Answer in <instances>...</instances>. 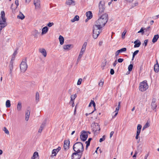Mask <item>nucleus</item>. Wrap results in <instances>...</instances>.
I'll list each match as a JSON object with an SVG mask.
<instances>
[{"instance_id":"f257e3e1","label":"nucleus","mask_w":159,"mask_h":159,"mask_svg":"<svg viewBox=\"0 0 159 159\" xmlns=\"http://www.w3.org/2000/svg\"><path fill=\"white\" fill-rule=\"evenodd\" d=\"M73 149L75 152L72 153L71 155V159H80L81 155L79 153L82 152L84 150V147L82 143L80 142L75 143L73 145Z\"/></svg>"},{"instance_id":"f03ea898","label":"nucleus","mask_w":159,"mask_h":159,"mask_svg":"<svg viewBox=\"0 0 159 159\" xmlns=\"http://www.w3.org/2000/svg\"><path fill=\"white\" fill-rule=\"evenodd\" d=\"M98 16L99 18L95 22V23L98 25L102 28L104 26L108 20V15L107 13H105L101 16Z\"/></svg>"},{"instance_id":"7ed1b4c3","label":"nucleus","mask_w":159,"mask_h":159,"mask_svg":"<svg viewBox=\"0 0 159 159\" xmlns=\"http://www.w3.org/2000/svg\"><path fill=\"white\" fill-rule=\"evenodd\" d=\"M102 28V27L94 23V24L93 26V36L94 39H96L98 38L99 34L101 32V29Z\"/></svg>"},{"instance_id":"20e7f679","label":"nucleus","mask_w":159,"mask_h":159,"mask_svg":"<svg viewBox=\"0 0 159 159\" xmlns=\"http://www.w3.org/2000/svg\"><path fill=\"white\" fill-rule=\"evenodd\" d=\"M1 16L0 17V34L2 30L6 27L7 24L5 17V13L4 11H2L1 13Z\"/></svg>"},{"instance_id":"39448f33","label":"nucleus","mask_w":159,"mask_h":159,"mask_svg":"<svg viewBox=\"0 0 159 159\" xmlns=\"http://www.w3.org/2000/svg\"><path fill=\"white\" fill-rule=\"evenodd\" d=\"M91 127L95 135H97L99 134L100 128L98 123H92L91 125Z\"/></svg>"},{"instance_id":"423d86ee","label":"nucleus","mask_w":159,"mask_h":159,"mask_svg":"<svg viewBox=\"0 0 159 159\" xmlns=\"http://www.w3.org/2000/svg\"><path fill=\"white\" fill-rule=\"evenodd\" d=\"M148 88V85L146 80H144L139 84V90L141 92H144Z\"/></svg>"},{"instance_id":"0eeeda50","label":"nucleus","mask_w":159,"mask_h":159,"mask_svg":"<svg viewBox=\"0 0 159 159\" xmlns=\"http://www.w3.org/2000/svg\"><path fill=\"white\" fill-rule=\"evenodd\" d=\"M28 66L26 63V59L25 58L23 59L20 64V70L22 72H24L26 70Z\"/></svg>"},{"instance_id":"6e6552de","label":"nucleus","mask_w":159,"mask_h":159,"mask_svg":"<svg viewBox=\"0 0 159 159\" xmlns=\"http://www.w3.org/2000/svg\"><path fill=\"white\" fill-rule=\"evenodd\" d=\"M88 134L87 132H86L84 130H83L81 132V134L80 135V139L83 141H85L88 137Z\"/></svg>"},{"instance_id":"1a4fd4ad","label":"nucleus","mask_w":159,"mask_h":159,"mask_svg":"<svg viewBox=\"0 0 159 159\" xmlns=\"http://www.w3.org/2000/svg\"><path fill=\"white\" fill-rule=\"evenodd\" d=\"M99 13L98 16H101L100 13H102L105 9L104 3L102 1H100L99 4Z\"/></svg>"},{"instance_id":"9d476101","label":"nucleus","mask_w":159,"mask_h":159,"mask_svg":"<svg viewBox=\"0 0 159 159\" xmlns=\"http://www.w3.org/2000/svg\"><path fill=\"white\" fill-rule=\"evenodd\" d=\"M61 148L60 147H58L57 149H53L52 151V154L53 155H51V157H52L53 156H56L57 152L61 150Z\"/></svg>"},{"instance_id":"9b49d317","label":"nucleus","mask_w":159,"mask_h":159,"mask_svg":"<svg viewBox=\"0 0 159 159\" xmlns=\"http://www.w3.org/2000/svg\"><path fill=\"white\" fill-rule=\"evenodd\" d=\"M73 48L72 44L64 45L63 46V49L66 51H68Z\"/></svg>"},{"instance_id":"f8f14e48","label":"nucleus","mask_w":159,"mask_h":159,"mask_svg":"<svg viewBox=\"0 0 159 159\" xmlns=\"http://www.w3.org/2000/svg\"><path fill=\"white\" fill-rule=\"evenodd\" d=\"M155 102L156 100L155 99H153L152 102L151 103V106L152 109L155 111H156L157 105V104Z\"/></svg>"},{"instance_id":"ddd939ff","label":"nucleus","mask_w":159,"mask_h":159,"mask_svg":"<svg viewBox=\"0 0 159 159\" xmlns=\"http://www.w3.org/2000/svg\"><path fill=\"white\" fill-rule=\"evenodd\" d=\"M13 57L11 61L9 66V68L10 70V74L11 75H12V71L13 69V61H12Z\"/></svg>"},{"instance_id":"4468645a","label":"nucleus","mask_w":159,"mask_h":159,"mask_svg":"<svg viewBox=\"0 0 159 159\" xmlns=\"http://www.w3.org/2000/svg\"><path fill=\"white\" fill-rule=\"evenodd\" d=\"M70 144V141L69 140H66L64 141V148L66 150H67L69 148Z\"/></svg>"},{"instance_id":"2eb2a0df","label":"nucleus","mask_w":159,"mask_h":159,"mask_svg":"<svg viewBox=\"0 0 159 159\" xmlns=\"http://www.w3.org/2000/svg\"><path fill=\"white\" fill-rule=\"evenodd\" d=\"M39 51L41 53L44 57L47 56V52L46 50L44 48H40L39 49Z\"/></svg>"},{"instance_id":"dca6fc26","label":"nucleus","mask_w":159,"mask_h":159,"mask_svg":"<svg viewBox=\"0 0 159 159\" xmlns=\"http://www.w3.org/2000/svg\"><path fill=\"white\" fill-rule=\"evenodd\" d=\"M30 111L29 110H27L26 111L25 114V120L26 121H28L29 119L30 115Z\"/></svg>"},{"instance_id":"f3484780","label":"nucleus","mask_w":159,"mask_h":159,"mask_svg":"<svg viewBox=\"0 0 159 159\" xmlns=\"http://www.w3.org/2000/svg\"><path fill=\"white\" fill-rule=\"evenodd\" d=\"M34 5H35L36 8H40V1H38V0H34Z\"/></svg>"},{"instance_id":"a211bd4d","label":"nucleus","mask_w":159,"mask_h":159,"mask_svg":"<svg viewBox=\"0 0 159 159\" xmlns=\"http://www.w3.org/2000/svg\"><path fill=\"white\" fill-rule=\"evenodd\" d=\"M154 70L156 73H157L159 71V66L157 61V63L154 66Z\"/></svg>"},{"instance_id":"6ab92c4d","label":"nucleus","mask_w":159,"mask_h":159,"mask_svg":"<svg viewBox=\"0 0 159 159\" xmlns=\"http://www.w3.org/2000/svg\"><path fill=\"white\" fill-rule=\"evenodd\" d=\"M86 15L87 17V19L88 20L91 19L93 16L92 13L90 11L87 12L86 13Z\"/></svg>"},{"instance_id":"aec40b11","label":"nucleus","mask_w":159,"mask_h":159,"mask_svg":"<svg viewBox=\"0 0 159 159\" xmlns=\"http://www.w3.org/2000/svg\"><path fill=\"white\" fill-rule=\"evenodd\" d=\"M75 1L73 0H66V3L68 5H75Z\"/></svg>"},{"instance_id":"412c9836","label":"nucleus","mask_w":159,"mask_h":159,"mask_svg":"<svg viewBox=\"0 0 159 159\" xmlns=\"http://www.w3.org/2000/svg\"><path fill=\"white\" fill-rule=\"evenodd\" d=\"M37 158H39L38 153L37 152H34L32 157H31V159H36Z\"/></svg>"},{"instance_id":"4be33fe9","label":"nucleus","mask_w":159,"mask_h":159,"mask_svg":"<svg viewBox=\"0 0 159 159\" xmlns=\"http://www.w3.org/2000/svg\"><path fill=\"white\" fill-rule=\"evenodd\" d=\"M48 30V29L47 26L44 27L42 29V34L43 35L46 34Z\"/></svg>"},{"instance_id":"5701e85b","label":"nucleus","mask_w":159,"mask_h":159,"mask_svg":"<svg viewBox=\"0 0 159 159\" xmlns=\"http://www.w3.org/2000/svg\"><path fill=\"white\" fill-rule=\"evenodd\" d=\"M87 45V43L86 42H85L82 45V48L81 50V51H82L83 52H84L86 49Z\"/></svg>"},{"instance_id":"b1692460","label":"nucleus","mask_w":159,"mask_h":159,"mask_svg":"<svg viewBox=\"0 0 159 159\" xmlns=\"http://www.w3.org/2000/svg\"><path fill=\"white\" fill-rule=\"evenodd\" d=\"M159 38V36L158 34L155 35L153 38V39H152V42L154 43L156 42L157 40Z\"/></svg>"},{"instance_id":"393cba45","label":"nucleus","mask_w":159,"mask_h":159,"mask_svg":"<svg viewBox=\"0 0 159 159\" xmlns=\"http://www.w3.org/2000/svg\"><path fill=\"white\" fill-rule=\"evenodd\" d=\"M59 39L60 44L61 45H62L64 43V40L63 37L61 35H60L59 37Z\"/></svg>"},{"instance_id":"a878e982","label":"nucleus","mask_w":159,"mask_h":159,"mask_svg":"<svg viewBox=\"0 0 159 159\" xmlns=\"http://www.w3.org/2000/svg\"><path fill=\"white\" fill-rule=\"evenodd\" d=\"M134 43L135 44L134 46V48H138L139 47L141 44V43L140 41H139V42H137V40L135 41L134 42Z\"/></svg>"},{"instance_id":"bb28decb","label":"nucleus","mask_w":159,"mask_h":159,"mask_svg":"<svg viewBox=\"0 0 159 159\" xmlns=\"http://www.w3.org/2000/svg\"><path fill=\"white\" fill-rule=\"evenodd\" d=\"M17 18L21 20L24 19L25 18V16L21 12H20V14L17 16Z\"/></svg>"},{"instance_id":"cd10ccee","label":"nucleus","mask_w":159,"mask_h":159,"mask_svg":"<svg viewBox=\"0 0 159 159\" xmlns=\"http://www.w3.org/2000/svg\"><path fill=\"white\" fill-rule=\"evenodd\" d=\"M22 108L21 103L20 102H19L17 106V109L18 111L21 110Z\"/></svg>"},{"instance_id":"c85d7f7f","label":"nucleus","mask_w":159,"mask_h":159,"mask_svg":"<svg viewBox=\"0 0 159 159\" xmlns=\"http://www.w3.org/2000/svg\"><path fill=\"white\" fill-rule=\"evenodd\" d=\"M45 123H43L41 124V126L40 127V128H39V131H38L39 132L41 133L43 129L44 126H45Z\"/></svg>"},{"instance_id":"c756f323","label":"nucleus","mask_w":159,"mask_h":159,"mask_svg":"<svg viewBox=\"0 0 159 159\" xmlns=\"http://www.w3.org/2000/svg\"><path fill=\"white\" fill-rule=\"evenodd\" d=\"M39 33L38 30H34L32 32V34L34 36V37H37Z\"/></svg>"},{"instance_id":"7c9ffc66","label":"nucleus","mask_w":159,"mask_h":159,"mask_svg":"<svg viewBox=\"0 0 159 159\" xmlns=\"http://www.w3.org/2000/svg\"><path fill=\"white\" fill-rule=\"evenodd\" d=\"M92 139L91 138H89V139L88 140L85 142V143L86 144V149H87V148L89 146L90 141Z\"/></svg>"},{"instance_id":"2f4dec72","label":"nucleus","mask_w":159,"mask_h":159,"mask_svg":"<svg viewBox=\"0 0 159 159\" xmlns=\"http://www.w3.org/2000/svg\"><path fill=\"white\" fill-rule=\"evenodd\" d=\"M93 104V107H94V110L93 111H95L96 110L95 106L96 104L95 102L93 100H91L89 105V107H90L91 106L92 104Z\"/></svg>"},{"instance_id":"473e14b6","label":"nucleus","mask_w":159,"mask_h":159,"mask_svg":"<svg viewBox=\"0 0 159 159\" xmlns=\"http://www.w3.org/2000/svg\"><path fill=\"white\" fill-rule=\"evenodd\" d=\"M79 17L78 16H76L73 19L71 20V21L72 22H74L76 21H78L79 20Z\"/></svg>"},{"instance_id":"72a5a7b5","label":"nucleus","mask_w":159,"mask_h":159,"mask_svg":"<svg viewBox=\"0 0 159 159\" xmlns=\"http://www.w3.org/2000/svg\"><path fill=\"white\" fill-rule=\"evenodd\" d=\"M142 128V126L140 124H138L137 127V130L136 133H140Z\"/></svg>"},{"instance_id":"f704fd0d","label":"nucleus","mask_w":159,"mask_h":159,"mask_svg":"<svg viewBox=\"0 0 159 159\" xmlns=\"http://www.w3.org/2000/svg\"><path fill=\"white\" fill-rule=\"evenodd\" d=\"M6 106L7 107L9 108L11 107L10 101L9 100H7L6 102Z\"/></svg>"},{"instance_id":"c9c22d12","label":"nucleus","mask_w":159,"mask_h":159,"mask_svg":"<svg viewBox=\"0 0 159 159\" xmlns=\"http://www.w3.org/2000/svg\"><path fill=\"white\" fill-rule=\"evenodd\" d=\"M127 49L126 48H121V49L118 50L119 51V52H120V53H122L123 52H125L126 51Z\"/></svg>"},{"instance_id":"e433bc0d","label":"nucleus","mask_w":159,"mask_h":159,"mask_svg":"<svg viewBox=\"0 0 159 159\" xmlns=\"http://www.w3.org/2000/svg\"><path fill=\"white\" fill-rule=\"evenodd\" d=\"M35 98L36 100L38 102L39 100V94L38 92L36 93Z\"/></svg>"},{"instance_id":"4c0bfd02","label":"nucleus","mask_w":159,"mask_h":159,"mask_svg":"<svg viewBox=\"0 0 159 159\" xmlns=\"http://www.w3.org/2000/svg\"><path fill=\"white\" fill-rule=\"evenodd\" d=\"M133 68V65L132 64H130L129 65L128 67V70L129 71H130L132 70V69Z\"/></svg>"},{"instance_id":"58836bf2","label":"nucleus","mask_w":159,"mask_h":159,"mask_svg":"<svg viewBox=\"0 0 159 159\" xmlns=\"http://www.w3.org/2000/svg\"><path fill=\"white\" fill-rule=\"evenodd\" d=\"M149 126V123L148 122H147L146 123L145 125H144V126L143 127V130H144L145 129L148 127Z\"/></svg>"},{"instance_id":"ea45409f","label":"nucleus","mask_w":159,"mask_h":159,"mask_svg":"<svg viewBox=\"0 0 159 159\" xmlns=\"http://www.w3.org/2000/svg\"><path fill=\"white\" fill-rule=\"evenodd\" d=\"M3 130L4 131L5 133L7 134H9V132L8 130L6 128V127H4L3 128Z\"/></svg>"},{"instance_id":"a19ab883","label":"nucleus","mask_w":159,"mask_h":159,"mask_svg":"<svg viewBox=\"0 0 159 159\" xmlns=\"http://www.w3.org/2000/svg\"><path fill=\"white\" fill-rule=\"evenodd\" d=\"M76 97V94L72 95L71 96L70 100H74Z\"/></svg>"},{"instance_id":"79ce46f5","label":"nucleus","mask_w":159,"mask_h":159,"mask_svg":"<svg viewBox=\"0 0 159 159\" xmlns=\"http://www.w3.org/2000/svg\"><path fill=\"white\" fill-rule=\"evenodd\" d=\"M105 139V135H103L102 138H101L100 139L99 142H102L103 141H104Z\"/></svg>"},{"instance_id":"37998d69","label":"nucleus","mask_w":159,"mask_h":159,"mask_svg":"<svg viewBox=\"0 0 159 159\" xmlns=\"http://www.w3.org/2000/svg\"><path fill=\"white\" fill-rule=\"evenodd\" d=\"M82 81V79H81V78L79 79L78 81L77 84L78 85H80Z\"/></svg>"},{"instance_id":"c03bdc74","label":"nucleus","mask_w":159,"mask_h":159,"mask_svg":"<svg viewBox=\"0 0 159 159\" xmlns=\"http://www.w3.org/2000/svg\"><path fill=\"white\" fill-rule=\"evenodd\" d=\"M144 32V30L143 29V28H142L138 32V33H141L142 34H143Z\"/></svg>"},{"instance_id":"a18cd8bd","label":"nucleus","mask_w":159,"mask_h":159,"mask_svg":"<svg viewBox=\"0 0 159 159\" xmlns=\"http://www.w3.org/2000/svg\"><path fill=\"white\" fill-rule=\"evenodd\" d=\"M103 81L101 80L98 84L99 86L102 87L103 85Z\"/></svg>"},{"instance_id":"49530a36","label":"nucleus","mask_w":159,"mask_h":159,"mask_svg":"<svg viewBox=\"0 0 159 159\" xmlns=\"http://www.w3.org/2000/svg\"><path fill=\"white\" fill-rule=\"evenodd\" d=\"M53 25L54 23L53 22H50L47 24V26L49 27H51Z\"/></svg>"},{"instance_id":"de8ad7c7","label":"nucleus","mask_w":159,"mask_h":159,"mask_svg":"<svg viewBox=\"0 0 159 159\" xmlns=\"http://www.w3.org/2000/svg\"><path fill=\"white\" fill-rule=\"evenodd\" d=\"M139 52V50H137L135 51L133 53V56H135Z\"/></svg>"},{"instance_id":"09e8293b","label":"nucleus","mask_w":159,"mask_h":159,"mask_svg":"<svg viewBox=\"0 0 159 159\" xmlns=\"http://www.w3.org/2000/svg\"><path fill=\"white\" fill-rule=\"evenodd\" d=\"M124 59L122 58H119L118 60V62L119 63H121L123 61Z\"/></svg>"},{"instance_id":"8fccbe9b","label":"nucleus","mask_w":159,"mask_h":159,"mask_svg":"<svg viewBox=\"0 0 159 159\" xmlns=\"http://www.w3.org/2000/svg\"><path fill=\"white\" fill-rule=\"evenodd\" d=\"M114 113H115V115H114V116H112V118H115L116 116L117 115L118 113V112H115L114 111V112H113V113H112V115L113 114H114Z\"/></svg>"},{"instance_id":"3c124183","label":"nucleus","mask_w":159,"mask_h":159,"mask_svg":"<svg viewBox=\"0 0 159 159\" xmlns=\"http://www.w3.org/2000/svg\"><path fill=\"white\" fill-rule=\"evenodd\" d=\"M114 70L112 69H111V70H110V74L111 75H113L114 74Z\"/></svg>"},{"instance_id":"603ef678","label":"nucleus","mask_w":159,"mask_h":159,"mask_svg":"<svg viewBox=\"0 0 159 159\" xmlns=\"http://www.w3.org/2000/svg\"><path fill=\"white\" fill-rule=\"evenodd\" d=\"M15 3L16 6V8L17 6L19 5L18 0H16L15 1Z\"/></svg>"},{"instance_id":"864d4df0","label":"nucleus","mask_w":159,"mask_h":159,"mask_svg":"<svg viewBox=\"0 0 159 159\" xmlns=\"http://www.w3.org/2000/svg\"><path fill=\"white\" fill-rule=\"evenodd\" d=\"M148 39H146L144 41V44L145 45V46H146L148 44Z\"/></svg>"},{"instance_id":"5fc2aeb1","label":"nucleus","mask_w":159,"mask_h":159,"mask_svg":"<svg viewBox=\"0 0 159 159\" xmlns=\"http://www.w3.org/2000/svg\"><path fill=\"white\" fill-rule=\"evenodd\" d=\"M126 32L125 31H124L123 32V34H122V38H124V37H125V34L126 33Z\"/></svg>"},{"instance_id":"6e6d98bb","label":"nucleus","mask_w":159,"mask_h":159,"mask_svg":"<svg viewBox=\"0 0 159 159\" xmlns=\"http://www.w3.org/2000/svg\"><path fill=\"white\" fill-rule=\"evenodd\" d=\"M140 133H136V135L135 137V138L136 139H138L139 138V135Z\"/></svg>"},{"instance_id":"4d7b16f0","label":"nucleus","mask_w":159,"mask_h":159,"mask_svg":"<svg viewBox=\"0 0 159 159\" xmlns=\"http://www.w3.org/2000/svg\"><path fill=\"white\" fill-rule=\"evenodd\" d=\"M120 53V52H119V51L117 50L115 53V56L116 57H117Z\"/></svg>"},{"instance_id":"13d9d810","label":"nucleus","mask_w":159,"mask_h":159,"mask_svg":"<svg viewBox=\"0 0 159 159\" xmlns=\"http://www.w3.org/2000/svg\"><path fill=\"white\" fill-rule=\"evenodd\" d=\"M114 133V131H112L111 132V133H110V138H111L112 137V136L113 135Z\"/></svg>"},{"instance_id":"bf43d9fd","label":"nucleus","mask_w":159,"mask_h":159,"mask_svg":"<svg viewBox=\"0 0 159 159\" xmlns=\"http://www.w3.org/2000/svg\"><path fill=\"white\" fill-rule=\"evenodd\" d=\"M117 61L115 60L114 61V63L113 64V66L114 67L117 64Z\"/></svg>"},{"instance_id":"052dcab7","label":"nucleus","mask_w":159,"mask_h":159,"mask_svg":"<svg viewBox=\"0 0 159 159\" xmlns=\"http://www.w3.org/2000/svg\"><path fill=\"white\" fill-rule=\"evenodd\" d=\"M84 53L83 51H80L79 55L82 57Z\"/></svg>"},{"instance_id":"680f3d73","label":"nucleus","mask_w":159,"mask_h":159,"mask_svg":"<svg viewBox=\"0 0 159 159\" xmlns=\"http://www.w3.org/2000/svg\"><path fill=\"white\" fill-rule=\"evenodd\" d=\"M119 108H120V107H116V110L115 111L117 112H118Z\"/></svg>"},{"instance_id":"e2e57ef3","label":"nucleus","mask_w":159,"mask_h":159,"mask_svg":"<svg viewBox=\"0 0 159 159\" xmlns=\"http://www.w3.org/2000/svg\"><path fill=\"white\" fill-rule=\"evenodd\" d=\"M13 6V4H12V5H11V8L12 9L13 12L14 13V12L15 11V10L16 8L14 9V8H12Z\"/></svg>"},{"instance_id":"0e129e2a","label":"nucleus","mask_w":159,"mask_h":159,"mask_svg":"<svg viewBox=\"0 0 159 159\" xmlns=\"http://www.w3.org/2000/svg\"><path fill=\"white\" fill-rule=\"evenodd\" d=\"M17 51H15L13 54V56L15 57V55H16V54H17Z\"/></svg>"},{"instance_id":"69168bd1","label":"nucleus","mask_w":159,"mask_h":159,"mask_svg":"<svg viewBox=\"0 0 159 159\" xmlns=\"http://www.w3.org/2000/svg\"><path fill=\"white\" fill-rule=\"evenodd\" d=\"M82 56H79V57H78V60H77V61H79L80 59L82 57Z\"/></svg>"},{"instance_id":"338daca9","label":"nucleus","mask_w":159,"mask_h":159,"mask_svg":"<svg viewBox=\"0 0 159 159\" xmlns=\"http://www.w3.org/2000/svg\"><path fill=\"white\" fill-rule=\"evenodd\" d=\"M70 104H74V100H70Z\"/></svg>"},{"instance_id":"774afa93","label":"nucleus","mask_w":159,"mask_h":159,"mask_svg":"<svg viewBox=\"0 0 159 159\" xmlns=\"http://www.w3.org/2000/svg\"><path fill=\"white\" fill-rule=\"evenodd\" d=\"M94 111H93L91 113H89V114H88V113H86L85 114V115H86V116H88L89 115V114H91L93 113L94 112Z\"/></svg>"}]
</instances>
